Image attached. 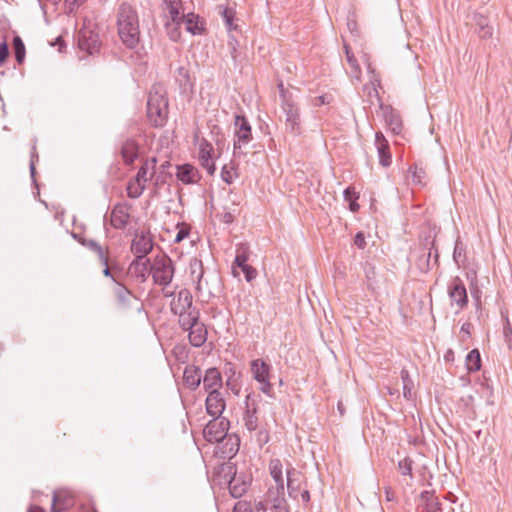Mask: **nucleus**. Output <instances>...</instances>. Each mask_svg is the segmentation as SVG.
<instances>
[{
    "label": "nucleus",
    "mask_w": 512,
    "mask_h": 512,
    "mask_svg": "<svg viewBox=\"0 0 512 512\" xmlns=\"http://www.w3.org/2000/svg\"><path fill=\"white\" fill-rule=\"evenodd\" d=\"M420 499L422 502L426 504V512H435L439 509V503L436 501L434 494L430 491H422L420 494Z\"/></svg>",
    "instance_id": "nucleus-35"
},
{
    "label": "nucleus",
    "mask_w": 512,
    "mask_h": 512,
    "mask_svg": "<svg viewBox=\"0 0 512 512\" xmlns=\"http://www.w3.org/2000/svg\"><path fill=\"white\" fill-rule=\"evenodd\" d=\"M170 310L178 316L179 325H187L200 317L199 310L193 306V297L188 289H181L171 300Z\"/></svg>",
    "instance_id": "nucleus-3"
},
{
    "label": "nucleus",
    "mask_w": 512,
    "mask_h": 512,
    "mask_svg": "<svg viewBox=\"0 0 512 512\" xmlns=\"http://www.w3.org/2000/svg\"><path fill=\"white\" fill-rule=\"evenodd\" d=\"M203 388L208 393L212 390L220 391L222 387V375L217 368H209L202 377Z\"/></svg>",
    "instance_id": "nucleus-18"
},
{
    "label": "nucleus",
    "mask_w": 512,
    "mask_h": 512,
    "mask_svg": "<svg viewBox=\"0 0 512 512\" xmlns=\"http://www.w3.org/2000/svg\"><path fill=\"white\" fill-rule=\"evenodd\" d=\"M150 272L155 284L167 287L174 276V265L166 255L156 256L150 265Z\"/></svg>",
    "instance_id": "nucleus-5"
},
{
    "label": "nucleus",
    "mask_w": 512,
    "mask_h": 512,
    "mask_svg": "<svg viewBox=\"0 0 512 512\" xmlns=\"http://www.w3.org/2000/svg\"><path fill=\"white\" fill-rule=\"evenodd\" d=\"M199 150V159L203 158H212V153L214 151L213 145L208 142L206 139H201L198 144Z\"/></svg>",
    "instance_id": "nucleus-41"
},
{
    "label": "nucleus",
    "mask_w": 512,
    "mask_h": 512,
    "mask_svg": "<svg viewBox=\"0 0 512 512\" xmlns=\"http://www.w3.org/2000/svg\"><path fill=\"white\" fill-rule=\"evenodd\" d=\"M249 258V249L246 244H239L236 247V256L234 260V264H244L247 263Z\"/></svg>",
    "instance_id": "nucleus-42"
},
{
    "label": "nucleus",
    "mask_w": 512,
    "mask_h": 512,
    "mask_svg": "<svg viewBox=\"0 0 512 512\" xmlns=\"http://www.w3.org/2000/svg\"><path fill=\"white\" fill-rule=\"evenodd\" d=\"M8 55H9V48H8L7 43L5 41L1 42L0 43V66L6 60Z\"/></svg>",
    "instance_id": "nucleus-53"
},
{
    "label": "nucleus",
    "mask_w": 512,
    "mask_h": 512,
    "mask_svg": "<svg viewBox=\"0 0 512 512\" xmlns=\"http://www.w3.org/2000/svg\"><path fill=\"white\" fill-rule=\"evenodd\" d=\"M130 205L127 203L116 204L111 211V225L115 229H123L130 220Z\"/></svg>",
    "instance_id": "nucleus-13"
},
{
    "label": "nucleus",
    "mask_w": 512,
    "mask_h": 512,
    "mask_svg": "<svg viewBox=\"0 0 512 512\" xmlns=\"http://www.w3.org/2000/svg\"><path fill=\"white\" fill-rule=\"evenodd\" d=\"M365 274H366V278L369 282L368 286L369 287H372L373 285V279H374V276H375V271H374V267L367 264L365 266Z\"/></svg>",
    "instance_id": "nucleus-54"
},
{
    "label": "nucleus",
    "mask_w": 512,
    "mask_h": 512,
    "mask_svg": "<svg viewBox=\"0 0 512 512\" xmlns=\"http://www.w3.org/2000/svg\"><path fill=\"white\" fill-rule=\"evenodd\" d=\"M472 27L481 39L492 38L494 34V27L490 24L488 18L480 13L473 14Z\"/></svg>",
    "instance_id": "nucleus-15"
},
{
    "label": "nucleus",
    "mask_w": 512,
    "mask_h": 512,
    "mask_svg": "<svg viewBox=\"0 0 512 512\" xmlns=\"http://www.w3.org/2000/svg\"><path fill=\"white\" fill-rule=\"evenodd\" d=\"M84 1L85 0H65L70 13L77 9Z\"/></svg>",
    "instance_id": "nucleus-57"
},
{
    "label": "nucleus",
    "mask_w": 512,
    "mask_h": 512,
    "mask_svg": "<svg viewBox=\"0 0 512 512\" xmlns=\"http://www.w3.org/2000/svg\"><path fill=\"white\" fill-rule=\"evenodd\" d=\"M246 410L244 412V425L249 431H255L258 428L257 404L252 394H248L245 399Z\"/></svg>",
    "instance_id": "nucleus-14"
},
{
    "label": "nucleus",
    "mask_w": 512,
    "mask_h": 512,
    "mask_svg": "<svg viewBox=\"0 0 512 512\" xmlns=\"http://www.w3.org/2000/svg\"><path fill=\"white\" fill-rule=\"evenodd\" d=\"M118 35L122 43L130 49L135 48L140 40L139 18L137 11L129 4L122 3L117 13Z\"/></svg>",
    "instance_id": "nucleus-1"
},
{
    "label": "nucleus",
    "mask_w": 512,
    "mask_h": 512,
    "mask_svg": "<svg viewBox=\"0 0 512 512\" xmlns=\"http://www.w3.org/2000/svg\"><path fill=\"white\" fill-rule=\"evenodd\" d=\"M403 394H404V397L405 398H410L411 396V385L405 383V385H403Z\"/></svg>",
    "instance_id": "nucleus-64"
},
{
    "label": "nucleus",
    "mask_w": 512,
    "mask_h": 512,
    "mask_svg": "<svg viewBox=\"0 0 512 512\" xmlns=\"http://www.w3.org/2000/svg\"><path fill=\"white\" fill-rule=\"evenodd\" d=\"M384 120L393 134H400L402 130V121L400 115L391 107L383 110Z\"/></svg>",
    "instance_id": "nucleus-24"
},
{
    "label": "nucleus",
    "mask_w": 512,
    "mask_h": 512,
    "mask_svg": "<svg viewBox=\"0 0 512 512\" xmlns=\"http://www.w3.org/2000/svg\"><path fill=\"white\" fill-rule=\"evenodd\" d=\"M237 177H238L237 168L232 162L225 164L222 167L221 179L225 183L232 184Z\"/></svg>",
    "instance_id": "nucleus-34"
},
{
    "label": "nucleus",
    "mask_w": 512,
    "mask_h": 512,
    "mask_svg": "<svg viewBox=\"0 0 512 512\" xmlns=\"http://www.w3.org/2000/svg\"><path fill=\"white\" fill-rule=\"evenodd\" d=\"M221 14H222V17L224 19L227 29L229 31L236 29V27L233 26V17H234L233 10L225 7V8H222Z\"/></svg>",
    "instance_id": "nucleus-44"
},
{
    "label": "nucleus",
    "mask_w": 512,
    "mask_h": 512,
    "mask_svg": "<svg viewBox=\"0 0 512 512\" xmlns=\"http://www.w3.org/2000/svg\"><path fill=\"white\" fill-rule=\"evenodd\" d=\"M247 490V484L245 482H239L236 477H233L229 482V491L232 497L239 498Z\"/></svg>",
    "instance_id": "nucleus-36"
},
{
    "label": "nucleus",
    "mask_w": 512,
    "mask_h": 512,
    "mask_svg": "<svg viewBox=\"0 0 512 512\" xmlns=\"http://www.w3.org/2000/svg\"><path fill=\"white\" fill-rule=\"evenodd\" d=\"M225 440L226 442L223 446V453L226 454L227 457L231 458L237 454L240 446V440L237 435H228Z\"/></svg>",
    "instance_id": "nucleus-28"
},
{
    "label": "nucleus",
    "mask_w": 512,
    "mask_h": 512,
    "mask_svg": "<svg viewBox=\"0 0 512 512\" xmlns=\"http://www.w3.org/2000/svg\"><path fill=\"white\" fill-rule=\"evenodd\" d=\"M345 51H346L347 61H348L349 65L351 66V68L355 69L356 71H359V65L357 63V60L350 53L347 46H345Z\"/></svg>",
    "instance_id": "nucleus-55"
},
{
    "label": "nucleus",
    "mask_w": 512,
    "mask_h": 512,
    "mask_svg": "<svg viewBox=\"0 0 512 512\" xmlns=\"http://www.w3.org/2000/svg\"><path fill=\"white\" fill-rule=\"evenodd\" d=\"M183 380L191 390H196L202 381L201 370L196 366H187L184 369Z\"/></svg>",
    "instance_id": "nucleus-22"
},
{
    "label": "nucleus",
    "mask_w": 512,
    "mask_h": 512,
    "mask_svg": "<svg viewBox=\"0 0 512 512\" xmlns=\"http://www.w3.org/2000/svg\"><path fill=\"white\" fill-rule=\"evenodd\" d=\"M461 402H463V404L466 408L473 410L474 397L472 395H467V396L462 397Z\"/></svg>",
    "instance_id": "nucleus-61"
},
{
    "label": "nucleus",
    "mask_w": 512,
    "mask_h": 512,
    "mask_svg": "<svg viewBox=\"0 0 512 512\" xmlns=\"http://www.w3.org/2000/svg\"><path fill=\"white\" fill-rule=\"evenodd\" d=\"M448 295L451 305H456L458 310H462L468 303L466 288L459 277H455L448 286Z\"/></svg>",
    "instance_id": "nucleus-11"
},
{
    "label": "nucleus",
    "mask_w": 512,
    "mask_h": 512,
    "mask_svg": "<svg viewBox=\"0 0 512 512\" xmlns=\"http://www.w3.org/2000/svg\"><path fill=\"white\" fill-rule=\"evenodd\" d=\"M179 6H180V3L177 0H173V1L169 2L168 13L173 22H176L179 19V15H180Z\"/></svg>",
    "instance_id": "nucleus-45"
},
{
    "label": "nucleus",
    "mask_w": 512,
    "mask_h": 512,
    "mask_svg": "<svg viewBox=\"0 0 512 512\" xmlns=\"http://www.w3.org/2000/svg\"><path fill=\"white\" fill-rule=\"evenodd\" d=\"M146 186L139 183L138 181L131 179L127 184V195L129 198L137 199L144 192Z\"/></svg>",
    "instance_id": "nucleus-37"
},
{
    "label": "nucleus",
    "mask_w": 512,
    "mask_h": 512,
    "mask_svg": "<svg viewBox=\"0 0 512 512\" xmlns=\"http://www.w3.org/2000/svg\"><path fill=\"white\" fill-rule=\"evenodd\" d=\"M332 100V97L330 95H320L313 99L312 104L315 107H320L322 105L329 104Z\"/></svg>",
    "instance_id": "nucleus-51"
},
{
    "label": "nucleus",
    "mask_w": 512,
    "mask_h": 512,
    "mask_svg": "<svg viewBox=\"0 0 512 512\" xmlns=\"http://www.w3.org/2000/svg\"><path fill=\"white\" fill-rule=\"evenodd\" d=\"M282 110L285 115L286 131L295 137L299 136L302 131L299 107L291 99L284 97Z\"/></svg>",
    "instance_id": "nucleus-6"
},
{
    "label": "nucleus",
    "mask_w": 512,
    "mask_h": 512,
    "mask_svg": "<svg viewBox=\"0 0 512 512\" xmlns=\"http://www.w3.org/2000/svg\"><path fill=\"white\" fill-rule=\"evenodd\" d=\"M147 117L154 127H163L168 119V99L160 86H153L147 99Z\"/></svg>",
    "instance_id": "nucleus-2"
},
{
    "label": "nucleus",
    "mask_w": 512,
    "mask_h": 512,
    "mask_svg": "<svg viewBox=\"0 0 512 512\" xmlns=\"http://www.w3.org/2000/svg\"><path fill=\"white\" fill-rule=\"evenodd\" d=\"M101 264L104 266V270H103V274L104 276L106 277H110L113 281H115L113 275L111 274V270L109 268V264H108V256L107 254H105V262L104 261H100Z\"/></svg>",
    "instance_id": "nucleus-60"
},
{
    "label": "nucleus",
    "mask_w": 512,
    "mask_h": 512,
    "mask_svg": "<svg viewBox=\"0 0 512 512\" xmlns=\"http://www.w3.org/2000/svg\"><path fill=\"white\" fill-rule=\"evenodd\" d=\"M250 371L253 379L258 383L259 390L270 398H274L273 385L271 383L272 366L262 358L250 362Z\"/></svg>",
    "instance_id": "nucleus-4"
},
{
    "label": "nucleus",
    "mask_w": 512,
    "mask_h": 512,
    "mask_svg": "<svg viewBox=\"0 0 512 512\" xmlns=\"http://www.w3.org/2000/svg\"><path fill=\"white\" fill-rule=\"evenodd\" d=\"M13 48L16 61L22 64L25 59V45L19 36L14 37Z\"/></svg>",
    "instance_id": "nucleus-39"
},
{
    "label": "nucleus",
    "mask_w": 512,
    "mask_h": 512,
    "mask_svg": "<svg viewBox=\"0 0 512 512\" xmlns=\"http://www.w3.org/2000/svg\"><path fill=\"white\" fill-rule=\"evenodd\" d=\"M189 272L192 281L196 284V290L202 293L205 290L203 282L204 270L202 261L196 258L192 259L189 263Z\"/></svg>",
    "instance_id": "nucleus-20"
},
{
    "label": "nucleus",
    "mask_w": 512,
    "mask_h": 512,
    "mask_svg": "<svg viewBox=\"0 0 512 512\" xmlns=\"http://www.w3.org/2000/svg\"><path fill=\"white\" fill-rule=\"evenodd\" d=\"M453 260L458 267L464 266L466 262L465 249L463 244L459 240L455 242Z\"/></svg>",
    "instance_id": "nucleus-38"
},
{
    "label": "nucleus",
    "mask_w": 512,
    "mask_h": 512,
    "mask_svg": "<svg viewBox=\"0 0 512 512\" xmlns=\"http://www.w3.org/2000/svg\"><path fill=\"white\" fill-rule=\"evenodd\" d=\"M354 244L360 248V249H363L366 245V241H365V236L362 232H358L356 235H355V238H354Z\"/></svg>",
    "instance_id": "nucleus-56"
},
{
    "label": "nucleus",
    "mask_w": 512,
    "mask_h": 512,
    "mask_svg": "<svg viewBox=\"0 0 512 512\" xmlns=\"http://www.w3.org/2000/svg\"><path fill=\"white\" fill-rule=\"evenodd\" d=\"M230 422L225 417H213L203 430L204 438L210 443H218L226 439Z\"/></svg>",
    "instance_id": "nucleus-7"
},
{
    "label": "nucleus",
    "mask_w": 512,
    "mask_h": 512,
    "mask_svg": "<svg viewBox=\"0 0 512 512\" xmlns=\"http://www.w3.org/2000/svg\"><path fill=\"white\" fill-rule=\"evenodd\" d=\"M367 70L371 74L370 83L373 86V90L377 94L376 86L380 85V78L376 75L375 70L372 68L370 63H368V65H367Z\"/></svg>",
    "instance_id": "nucleus-49"
},
{
    "label": "nucleus",
    "mask_w": 512,
    "mask_h": 512,
    "mask_svg": "<svg viewBox=\"0 0 512 512\" xmlns=\"http://www.w3.org/2000/svg\"><path fill=\"white\" fill-rule=\"evenodd\" d=\"M234 125L233 151L234 155H239L242 153V147L252 140V131L248 120L244 116L236 115Z\"/></svg>",
    "instance_id": "nucleus-8"
},
{
    "label": "nucleus",
    "mask_w": 512,
    "mask_h": 512,
    "mask_svg": "<svg viewBox=\"0 0 512 512\" xmlns=\"http://www.w3.org/2000/svg\"><path fill=\"white\" fill-rule=\"evenodd\" d=\"M503 336L508 348L512 349V327L508 317H506L505 319V325L503 327Z\"/></svg>",
    "instance_id": "nucleus-46"
},
{
    "label": "nucleus",
    "mask_w": 512,
    "mask_h": 512,
    "mask_svg": "<svg viewBox=\"0 0 512 512\" xmlns=\"http://www.w3.org/2000/svg\"><path fill=\"white\" fill-rule=\"evenodd\" d=\"M425 257H426V260L423 263L420 262L418 264V266L422 272H428L431 269V267H430V258L431 257L434 258V264L435 265L438 264L439 254H438V250L434 248V244H432V247L430 248L429 252L425 255Z\"/></svg>",
    "instance_id": "nucleus-40"
},
{
    "label": "nucleus",
    "mask_w": 512,
    "mask_h": 512,
    "mask_svg": "<svg viewBox=\"0 0 512 512\" xmlns=\"http://www.w3.org/2000/svg\"><path fill=\"white\" fill-rule=\"evenodd\" d=\"M155 163V158H152L151 161L146 160L141 165L136 176L133 179L146 186V184L152 179L154 175Z\"/></svg>",
    "instance_id": "nucleus-25"
},
{
    "label": "nucleus",
    "mask_w": 512,
    "mask_h": 512,
    "mask_svg": "<svg viewBox=\"0 0 512 512\" xmlns=\"http://www.w3.org/2000/svg\"><path fill=\"white\" fill-rule=\"evenodd\" d=\"M270 475L276 483L278 494H284L285 481L283 478V465L280 459H272L269 462Z\"/></svg>",
    "instance_id": "nucleus-19"
},
{
    "label": "nucleus",
    "mask_w": 512,
    "mask_h": 512,
    "mask_svg": "<svg viewBox=\"0 0 512 512\" xmlns=\"http://www.w3.org/2000/svg\"><path fill=\"white\" fill-rule=\"evenodd\" d=\"M409 172L411 173L412 182L417 185L423 184V178L425 171L417 166L410 167Z\"/></svg>",
    "instance_id": "nucleus-43"
},
{
    "label": "nucleus",
    "mask_w": 512,
    "mask_h": 512,
    "mask_svg": "<svg viewBox=\"0 0 512 512\" xmlns=\"http://www.w3.org/2000/svg\"><path fill=\"white\" fill-rule=\"evenodd\" d=\"M375 147L377 149L378 157H379V163L383 167H388L391 165V153L389 150V143L382 134V132H376L375 133Z\"/></svg>",
    "instance_id": "nucleus-16"
},
{
    "label": "nucleus",
    "mask_w": 512,
    "mask_h": 512,
    "mask_svg": "<svg viewBox=\"0 0 512 512\" xmlns=\"http://www.w3.org/2000/svg\"><path fill=\"white\" fill-rule=\"evenodd\" d=\"M138 144L131 139L126 140L121 148V154L126 164H132L138 157Z\"/></svg>",
    "instance_id": "nucleus-27"
},
{
    "label": "nucleus",
    "mask_w": 512,
    "mask_h": 512,
    "mask_svg": "<svg viewBox=\"0 0 512 512\" xmlns=\"http://www.w3.org/2000/svg\"><path fill=\"white\" fill-rule=\"evenodd\" d=\"M80 242L83 246L93 251L97 255L99 261L105 262V254L108 253L107 249L103 248L98 242H96L93 239H81Z\"/></svg>",
    "instance_id": "nucleus-30"
},
{
    "label": "nucleus",
    "mask_w": 512,
    "mask_h": 512,
    "mask_svg": "<svg viewBox=\"0 0 512 512\" xmlns=\"http://www.w3.org/2000/svg\"><path fill=\"white\" fill-rule=\"evenodd\" d=\"M114 292L120 305L123 307H128L130 298L132 297L131 291L121 283H116Z\"/></svg>",
    "instance_id": "nucleus-33"
},
{
    "label": "nucleus",
    "mask_w": 512,
    "mask_h": 512,
    "mask_svg": "<svg viewBox=\"0 0 512 512\" xmlns=\"http://www.w3.org/2000/svg\"><path fill=\"white\" fill-rule=\"evenodd\" d=\"M149 264L150 261L146 257H135V259L130 263L128 271L132 276L144 282L148 275L151 274Z\"/></svg>",
    "instance_id": "nucleus-17"
},
{
    "label": "nucleus",
    "mask_w": 512,
    "mask_h": 512,
    "mask_svg": "<svg viewBox=\"0 0 512 512\" xmlns=\"http://www.w3.org/2000/svg\"><path fill=\"white\" fill-rule=\"evenodd\" d=\"M243 273H244V276H245V279L247 282H251L257 276V270L254 267H252L251 265L246 267V269H244Z\"/></svg>",
    "instance_id": "nucleus-52"
},
{
    "label": "nucleus",
    "mask_w": 512,
    "mask_h": 512,
    "mask_svg": "<svg viewBox=\"0 0 512 512\" xmlns=\"http://www.w3.org/2000/svg\"><path fill=\"white\" fill-rule=\"evenodd\" d=\"M199 160H200L201 166L207 170L209 175H213L215 173L216 167H215V164H214L212 158H203V159H199Z\"/></svg>",
    "instance_id": "nucleus-48"
},
{
    "label": "nucleus",
    "mask_w": 512,
    "mask_h": 512,
    "mask_svg": "<svg viewBox=\"0 0 512 512\" xmlns=\"http://www.w3.org/2000/svg\"><path fill=\"white\" fill-rule=\"evenodd\" d=\"M185 24L187 31L193 35L200 34L203 30L202 23L199 22V17L193 13H189L185 16Z\"/></svg>",
    "instance_id": "nucleus-32"
},
{
    "label": "nucleus",
    "mask_w": 512,
    "mask_h": 512,
    "mask_svg": "<svg viewBox=\"0 0 512 512\" xmlns=\"http://www.w3.org/2000/svg\"><path fill=\"white\" fill-rule=\"evenodd\" d=\"M233 512H251V509L246 502L240 501L234 506Z\"/></svg>",
    "instance_id": "nucleus-58"
},
{
    "label": "nucleus",
    "mask_w": 512,
    "mask_h": 512,
    "mask_svg": "<svg viewBox=\"0 0 512 512\" xmlns=\"http://www.w3.org/2000/svg\"><path fill=\"white\" fill-rule=\"evenodd\" d=\"M177 73H178V76L180 77L179 78L180 84L187 85L189 82V79H190L188 70L185 67L181 66L177 69Z\"/></svg>",
    "instance_id": "nucleus-50"
},
{
    "label": "nucleus",
    "mask_w": 512,
    "mask_h": 512,
    "mask_svg": "<svg viewBox=\"0 0 512 512\" xmlns=\"http://www.w3.org/2000/svg\"><path fill=\"white\" fill-rule=\"evenodd\" d=\"M196 317L195 321H189L187 325H180V327L188 331L189 342L194 347H201L207 341V329L204 323Z\"/></svg>",
    "instance_id": "nucleus-9"
},
{
    "label": "nucleus",
    "mask_w": 512,
    "mask_h": 512,
    "mask_svg": "<svg viewBox=\"0 0 512 512\" xmlns=\"http://www.w3.org/2000/svg\"><path fill=\"white\" fill-rule=\"evenodd\" d=\"M401 378L403 381V385H405V383L412 385V381L410 379V376H409V373L407 370H405V369L401 370Z\"/></svg>",
    "instance_id": "nucleus-62"
},
{
    "label": "nucleus",
    "mask_w": 512,
    "mask_h": 512,
    "mask_svg": "<svg viewBox=\"0 0 512 512\" xmlns=\"http://www.w3.org/2000/svg\"><path fill=\"white\" fill-rule=\"evenodd\" d=\"M343 195H344V199L348 202L352 201L353 199L354 200H357L358 199V196L356 195V193L351 190V188H346L343 192Z\"/></svg>",
    "instance_id": "nucleus-59"
},
{
    "label": "nucleus",
    "mask_w": 512,
    "mask_h": 512,
    "mask_svg": "<svg viewBox=\"0 0 512 512\" xmlns=\"http://www.w3.org/2000/svg\"><path fill=\"white\" fill-rule=\"evenodd\" d=\"M398 467L403 475H411L412 472V460L405 458L398 463Z\"/></svg>",
    "instance_id": "nucleus-47"
},
{
    "label": "nucleus",
    "mask_w": 512,
    "mask_h": 512,
    "mask_svg": "<svg viewBox=\"0 0 512 512\" xmlns=\"http://www.w3.org/2000/svg\"><path fill=\"white\" fill-rule=\"evenodd\" d=\"M73 505V499L63 491H55L52 499V512H62Z\"/></svg>",
    "instance_id": "nucleus-26"
},
{
    "label": "nucleus",
    "mask_w": 512,
    "mask_h": 512,
    "mask_svg": "<svg viewBox=\"0 0 512 512\" xmlns=\"http://www.w3.org/2000/svg\"><path fill=\"white\" fill-rule=\"evenodd\" d=\"M78 44L81 50H85L89 54H92L98 48V36L91 31L80 32Z\"/></svg>",
    "instance_id": "nucleus-23"
},
{
    "label": "nucleus",
    "mask_w": 512,
    "mask_h": 512,
    "mask_svg": "<svg viewBox=\"0 0 512 512\" xmlns=\"http://www.w3.org/2000/svg\"><path fill=\"white\" fill-rule=\"evenodd\" d=\"M300 476V473L293 467H289L286 470V478H287V490L289 492L290 496H293L298 491V485H296V482L298 481V478Z\"/></svg>",
    "instance_id": "nucleus-29"
},
{
    "label": "nucleus",
    "mask_w": 512,
    "mask_h": 512,
    "mask_svg": "<svg viewBox=\"0 0 512 512\" xmlns=\"http://www.w3.org/2000/svg\"><path fill=\"white\" fill-rule=\"evenodd\" d=\"M466 367L469 372H476L481 368V357L477 349H473L467 354Z\"/></svg>",
    "instance_id": "nucleus-31"
},
{
    "label": "nucleus",
    "mask_w": 512,
    "mask_h": 512,
    "mask_svg": "<svg viewBox=\"0 0 512 512\" xmlns=\"http://www.w3.org/2000/svg\"><path fill=\"white\" fill-rule=\"evenodd\" d=\"M153 249V239L148 231H137L132 239L131 252L137 258L146 257Z\"/></svg>",
    "instance_id": "nucleus-10"
},
{
    "label": "nucleus",
    "mask_w": 512,
    "mask_h": 512,
    "mask_svg": "<svg viewBox=\"0 0 512 512\" xmlns=\"http://www.w3.org/2000/svg\"><path fill=\"white\" fill-rule=\"evenodd\" d=\"M187 236H188V232H186L184 230H180L176 235L175 242H180Z\"/></svg>",
    "instance_id": "nucleus-63"
},
{
    "label": "nucleus",
    "mask_w": 512,
    "mask_h": 512,
    "mask_svg": "<svg viewBox=\"0 0 512 512\" xmlns=\"http://www.w3.org/2000/svg\"><path fill=\"white\" fill-rule=\"evenodd\" d=\"M206 412L212 417H219L225 410L226 401L221 391L212 390L208 392L205 401Z\"/></svg>",
    "instance_id": "nucleus-12"
},
{
    "label": "nucleus",
    "mask_w": 512,
    "mask_h": 512,
    "mask_svg": "<svg viewBox=\"0 0 512 512\" xmlns=\"http://www.w3.org/2000/svg\"><path fill=\"white\" fill-rule=\"evenodd\" d=\"M176 177L183 184H193L199 179L198 170L191 164H183L177 166Z\"/></svg>",
    "instance_id": "nucleus-21"
}]
</instances>
